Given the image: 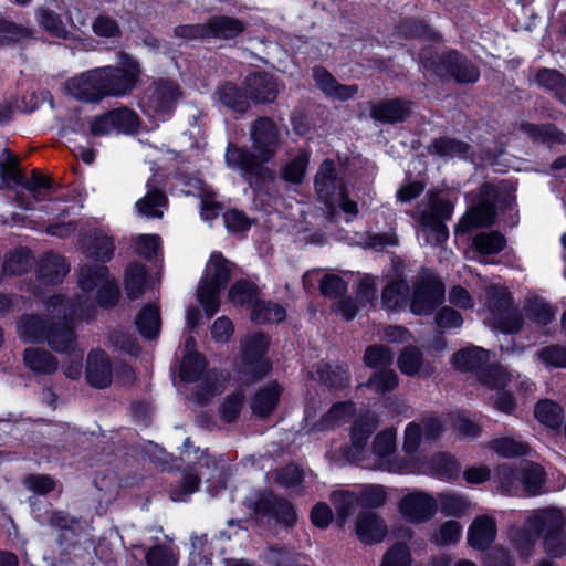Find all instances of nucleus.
<instances>
[{
  "label": "nucleus",
  "instance_id": "nucleus-1",
  "mask_svg": "<svg viewBox=\"0 0 566 566\" xmlns=\"http://www.w3.org/2000/svg\"><path fill=\"white\" fill-rule=\"evenodd\" d=\"M250 142L251 153L229 144L224 159L229 168L240 170L243 178L252 185L253 178L271 177V170L264 164L274 157L279 147L280 133L276 124L269 117H259L251 124Z\"/></svg>",
  "mask_w": 566,
  "mask_h": 566
},
{
  "label": "nucleus",
  "instance_id": "nucleus-2",
  "mask_svg": "<svg viewBox=\"0 0 566 566\" xmlns=\"http://www.w3.org/2000/svg\"><path fill=\"white\" fill-rule=\"evenodd\" d=\"M77 315L74 304L61 295L52 296L46 304L50 321L45 340L49 347L60 354L74 353L77 349L76 335L71 322Z\"/></svg>",
  "mask_w": 566,
  "mask_h": 566
},
{
  "label": "nucleus",
  "instance_id": "nucleus-3",
  "mask_svg": "<svg viewBox=\"0 0 566 566\" xmlns=\"http://www.w3.org/2000/svg\"><path fill=\"white\" fill-rule=\"evenodd\" d=\"M117 66L96 67L104 98L128 95L138 84L139 63L125 52L117 53Z\"/></svg>",
  "mask_w": 566,
  "mask_h": 566
},
{
  "label": "nucleus",
  "instance_id": "nucleus-4",
  "mask_svg": "<svg viewBox=\"0 0 566 566\" xmlns=\"http://www.w3.org/2000/svg\"><path fill=\"white\" fill-rule=\"evenodd\" d=\"M231 269L232 264L221 253L211 254L197 289L198 302L208 316H213L219 310V293L228 283Z\"/></svg>",
  "mask_w": 566,
  "mask_h": 566
},
{
  "label": "nucleus",
  "instance_id": "nucleus-5",
  "mask_svg": "<svg viewBox=\"0 0 566 566\" xmlns=\"http://www.w3.org/2000/svg\"><path fill=\"white\" fill-rule=\"evenodd\" d=\"M184 448L185 450L182 455L185 460L190 462L193 455L197 459V462L171 491V499L174 501H184L186 496L198 490L201 479L210 481L214 478L219 469L218 462L214 458L200 449L192 450L189 439L185 440Z\"/></svg>",
  "mask_w": 566,
  "mask_h": 566
},
{
  "label": "nucleus",
  "instance_id": "nucleus-6",
  "mask_svg": "<svg viewBox=\"0 0 566 566\" xmlns=\"http://www.w3.org/2000/svg\"><path fill=\"white\" fill-rule=\"evenodd\" d=\"M491 354L480 346H467L453 354L452 366L461 371L471 374L482 386L493 389L495 386L494 368L490 364Z\"/></svg>",
  "mask_w": 566,
  "mask_h": 566
},
{
  "label": "nucleus",
  "instance_id": "nucleus-7",
  "mask_svg": "<svg viewBox=\"0 0 566 566\" xmlns=\"http://www.w3.org/2000/svg\"><path fill=\"white\" fill-rule=\"evenodd\" d=\"M420 59L423 67L432 71L439 77L452 76L460 83H472L479 78L476 67L457 52H449L440 56H428L423 52Z\"/></svg>",
  "mask_w": 566,
  "mask_h": 566
},
{
  "label": "nucleus",
  "instance_id": "nucleus-8",
  "mask_svg": "<svg viewBox=\"0 0 566 566\" xmlns=\"http://www.w3.org/2000/svg\"><path fill=\"white\" fill-rule=\"evenodd\" d=\"M269 340L263 334H252L243 345L242 367L240 378L245 384H252L263 378L271 369L269 359L265 357Z\"/></svg>",
  "mask_w": 566,
  "mask_h": 566
},
{
  "label": "nucleus",
  "instance_id": "nucleus-9",
  "mask_svg": "<svg viewBox=\"0 0 566 566\" xmlns=\"http://www.w3.org/2000/svg\"><path fill=\"white\" fill-rule=\"evenodd\" d=\"M444 285L434 275L422 273L412 283L410 311L415 315H429L444 301Z\"/></svg>",
  "mask_w": 566,
  "mask_h": 566
},
{
  "label": "nucleus",
  "instance_id": "nucleus-10",
  "mask_svg": "<svg viewBox=\"0 0 566 566\" xmlns=\"http://www.w3.org/2000/svg\"><path fill=\"white\" fill-rule=\"evenodd\" d=\"M542 520V534L544 547L553 557H560L566 553V535L564 533V516L557 509H542L531 515V525Z\"/></svg>",
  "mask_w": 566,
  "mask_h": 566
},
{
  "label": "nucleus",
  "instance_id": "nucleus-11",
  "mask_svg": "<svg viewBox=\"0 0 566 566\" xmlns=\"http://www.w3.org/2000/svg\"><path fill=\"white\" fill-rule=\"evenodd\" d=\"M452 214L453 205L434 193L429 197V209L421 212L420 222L432 232L437 243H442L449 237L444 222L450 220Z\"/></svg>",
  "mask_w": 566,
  "mask_h": 566
},
{
  "label": "nucleus",
  "instance_id": "nucleus-12",
  "mask_svg": "<svg viewBox=\"0 0 566 566\" xmlns=\"http://www.w3.org/2000/svg\"><path fill=\"white\" fill-rule=\"evenodd\" d=\"M378 427L377 417L373 413L361 415L358 419H356L352 426L350 430V442L352 446L349 449L344 450L343 455H338L334 451H329L332 460L335 462H339L342 459L346 461H354L364 451L369 437Z\"/></svg>",
  "mask_w": 566,
  "mask_h": 566
},
{
  "label": "nucleus",
  "instance_id": "nucleus-13",
  "mask_svg": "<svg viewBox=\"0 0 566 566\" xmlns=\"http://www.w3.org/2000/svg\"><path fill=\"white\" fill-rule=\"evenodd\" d=\"M399 511L410 523H426L436 515L438 501L429 493L420 491L411 492L401 499Z\"/></svg>",
  "mask_w": 566,
  "mask_h": 566
},
{
  "label": "nucleus",
  "instance_id": "nucleus-14",
  "mask_svg": "<svg viewBox=\"0 0 566 566\" xmlns=\"http://www.w3.org/2000/svg\"><path fill=\"white\" fill-rule=\"evenodd\" d=\"M256 517H272L277 523L294 526L297 521L295 507L286 500L272 494L261 496L254 504Z\"/></svg>",
  "mask_w": 566,
  "mask_h": 566
},
{
  "label": "nucleus",
  "instance_id": "nucleus-15",
  "mask_svg": "<svg viewBox=\"0 0 566 566\" xmlns=\"http://www.w3.org/2000/svg\"><path fill=\"white\" fill-rule=\"evenodd\" d=\"M70 265L66 263L64 256L53 252L45 253L39 264L38 269V285L33 287L34 294H42V286L56 285L69 273Z\"/></svg>",
  "mask_w": 566,
  "mask_h": 566
},
{
  "label": "nucleus",
  "instance_id": "nucleus-16",
  "mask_svg": "<svg viewBox=\"0 0 566 566\" xmlns=\"http://www.w3.org/2000/svg\"><path fill=\"white\" fill-rule=\"evenodd\" d=\"M65 90L72 97L82 102H99L104 98L97 69L67 80Z\"/></svg>",
  "mask_w": 566,
  "mask_h": 566
},
{
  "label": "nucleus",
  "instance_id": "nucleus-17",
  "mask_svg": "<svg viewBox=\"0 0 566 566\" xmlns=\"http://www.w3.org/2000/svg\"><path fill=\"white\" fill-rule=\"evenodd\" d=\"M524 324L523 315L514 304L506 289H497V332L502 334H516Z\"/></svg>",
  "mask_w": 566,
  "mask_h": 566
},
{
  "label": "nucleus",
  "instance_id": "nucleus-18",
  "mask_svg": "<svg viewBox=\"0 0 566 566\" xmlns=\"http://www.w3.org/2000/svg\"><path fill=\"white\" fill-rule=\"evenodd\" d=\"M495 216V199L493 196L479 199L478 203L462 216L455 226V232H467L473 228L486 227L493 222Z\"/></svg>",
  "mask_w": 566,
  "mask_h": 566
},
{
  "label": "nucleus",
  "instance_id": "nucleus-19",
  "mask_svg": "<svg viewBox=\"0 0 566 566\" xmlns=\"http://www.w3.org/2000/svg\"><path fill=\"white\" fill-rule=\"evenodd\" d=\"M80 247L88 256L101 262L111 261L115 251L113 237L101 229H95L82 234Z\"/></svg>",
  "mask_w": 566,
  "mask_h": 566
},
{
  "label": "nucleus",
  "instance_id": "nucleus-20",
  "mask_svg": "<svg viewBox=\"0 0 566 566\" xmlns=\"http://www.w3.org/2000/svg\"><path fill=\"white\" fill-rule=\"evenodd\" d=\"M245 92L256 103H272L277 96V83L270 74L258 72L247 77Z\"/></svg>",
  "mask_w": 566,
  "mask_h": 566
},
{
  "label": "nucleus",
  "instance_id": "nucleus-21",
  "mask_svg": "<svg viewBox=\"0 0 566 566\" xmlns=\"http://www.w3.org/2000/svg\"><path fill=\"white\" fill-rule=\"evenodd\" d=\"M112 366L107 355L101 350H93L86 360V379L96 388H105L112 382Z\"/></svg>",
  "mask_w": 566,
  "mask_h": 566
},
{
  "label": "nucleus",
  "instance_id": "nucleus-22",
  "mask_svg": "<svg viewBox=\"0 0 566 566\" xmlns=\"http://www.w3.org/2000/svg\"><path fill=\"white\" fill-rule=\"evenodd\" d=\"M495 539V522L491 516L475 517L468 528L467 541L470 547L478 551L490 548Z\"/></svg>",
  "mask_w": 566,
  "mask_h": 566
},
{
  "label": "nucleus",
  "instance_id": "nucleus-23",
  "mask_svg": "<svg viewBox=\"0 0 566 566\" xmlns=\"http://www.w3.org/2000/svg\"><path fill=\"white\" fill-rule=\"evenodd\" d=\"M313 78L316 86L327 96L339 101H346L353 97L357 92L356 85L338 84L335 77L324 67L313 69Z\"/></svg>",
  "mask_w": 566,
  "mask_h": 566
},
{
  "label": "nucleus",
  "instance_id": "nucleus-24",
  "mask_svg": "<svg viewBox=\"0 0 566 566\" xmlns=\"http://www.w3.org/2000/svg\"><path fill=\"white\" fill-rule=\"evenodd\" d=\"M168 207V198L165 192L147 182L146 195L135 203V210L143 218H163Z\"/></svg>",
  "mask_w": 566,
  "mask_h": 566
},
{
  "label": "nucleus",
  "instance_id": "nucleus-25",
  "mask_svg": "<svg viewBox=\"0 0 566 566\" xmlns=\"http://www.w3.org/2000/svg\"><path fill=\"white\" fill-rule=\"evenodd\" d=\"M356 534L365 544L381 542L387 534V526L376 513H361L356 521Z\"/></svg>",
  "mask_w": 566,
  "mask_h": 566
},
{
  "label": "nucleus",
  "instance_id": "nucleus-26",
  "mask_svg": "<svg viewBox=\"0 0 566 566\" xmlns=\"http://www.w3.org/2000/svg\"><path fill=\"white\" fill-rule=\"evenodd\" d=\"M24 366L36 375H52L59 369L57 358L41 347H28L23 352Z\"/></svg>",
  "mask_w": 566,
  "mask_h": 566
},
{
  "label": "nucleus",
  "instance_id": "nucleus-27",
  "mask_svg": "<svg viewBox=\"0 0 566 566\" xmlns=\"http://www.w3.org/2000/svg\"><path fill=\"white\" fill-rule=\"evenodd\" d=\"M315 189L319 198L326 202L336 198L340 190H344L336 177L333 161L326 159L321 164L315 177Z\"/></svg>",
  "mask_w": 566,
  "mask_h": 566
},
{
  "label": "nucleus",
  "instance_id": "nucleus-28",
  "mask_svg": "<svg viewBox=\"0 0 566 566\" xmlns=\"http://www.w3.org/2000/svg\"><path fill=\"white\" fill-rule=\"evenodd\" d=\"M518 385L510 371L497 365V410L506 415H513L516 409L514 390Z\"/></svg>",
  "mask_w": 566,
  "mask_h": 566
},
{
  "label": "nucleus",
  "instance_id": "nucleus-29",
  "mask_svg": "<svg viewBox=\"0 0 566 566\" xmlns=\"http://www.w3.org/2000/svg\"><path fill=\"white\" fill-rule=\"evenodd\" d=\"M180 96L178 86L169 81H159L154 84L148 106L156 113H169Z\"/></svg>",
  "mask_w": 566,
  "mask_h": 566
},
{
  "label": "nucleus",
  "instance_id": "nucleus-30",
  "mask_svg": "<svg viewBox=\"0 0 566 566\" xmlns=\"http://www.w3.org/2000/svg\"><path fill=\"white\" fill-rule=\"evenodd\" d=\"M410 111V103L401 99H390L374 105L370 109V116L381 123L395 124L405 120Z\"/></svg>",
  "mask_w": 566,
  "mask_h": 566
},
{
  "label": "nucleus",
  "instance_id": "nucleus-31",
  "mask_svg": "<svg viewBox=\"0 0 566 566\" xmlns=\"http://www.w3.org/2000/svg\"><path fill=\"white\" fill-rule=\"evenodd\" d=\"M355 405L352 401L334 403L331 409L312 427V431H329L348 422L355 415Z\"/></svg>",
  "mask_w": 566,
  "mask_h": 566
},
{
  "label": "nucleus",
  "instance_id": "nucleus-32",
  "mask_svg": "<svg viewBox=\"0 0 566 566\" xmlns=\"http://www.w3.org/2000/svg\"><path fill=\"white\" fill-rule=\"evenodd\" d=\"M531 515L523 527L513 528L510 538L521 555L528 556L534 552L536 542L542 534V520L531 525Z\"/></svg>",
  "mask_w": 566,
  "mask_h": 566
},
{
  "label": "nucleus",
  "instance_id": "nucleus-33",
  "mask_svg": "<svg viewBox=\"0 0 566 566\" xmlns=\"http://www.w3.org/2000/svg\"><path fill=\"white\" fill-rule=\"evenodd\" d=\"M245 24L238 18L217 15L207 22L208 38L230 40L241 34Z\"/></svg>",
  "mask_w": 566,
  "mask_h": 566
},
{
  "label": "nucleus",
  "instance_id": "nucleus-34",
  "mask_svg": "<svg viewBox=\"0 0 566 566\" xmlns=\"http://www.w3.org/2000/svg\"><path fill=\"white\" fill-rule=\"evenodd\" d=\"M400 371L407 376L429 377L431 368L424 364L422 353L416 346H407L397 359Z\"/></svg>",
  "mask_w": 566,
  "mask_h": 566
},
{
  "label": "nucleus",
  "instance_id": "nucleus-35",
  "mask_svg": "<svg viewBox=\"0 0 566 566\" xmlns=\"http://www.w3.org/2000/svg\"><path fill=\"white\" fill-rule=\"evenodd\" d=\"M410 295L409 284L405 280H394L382 290L381 304L388 311L406 307Z\"/></svg>",
  "mask_w": 566,
  "mask_h": 566
},
{
  "label": "nucleus",
  "instance_id": "nucleus-36",
  "mask_svg": "<svg viewBox=\"0 0 566 566\" xmlns=\"http://www.w3.org/2000/svg\"><path fill=\"white\" fill-rule=\"evenodd\" d=\"M49 325L38 315H22L17 323V332L24 343H38L45 339Z\"/></svg>",
  "mask_w": 566,
  "mask_h": 566
},
{
  "label": "nucleus",
  "instance_id": "nucleus-37",
  "mask_svg": "<svg viewBox=\"0 0 566 566\" xmlns=\"http://www.w3.org/2000/svg\"><path fill=\"white\" fill-rule=\"evenodd\" d=\"M521 130L534 142L544 143L549 146L566 143V134L558 130L553 124L536 125L533 123H522Z\"/></svg>",
  "mask_w": 566,
  "mask_h": 566
},
{
  "label": "nucleus",
  "instance_id": "nucleus-38",
  "mask_svg": "<svg viewBox=\"0 0 566 566\" xmlns=\"http://www.w3.org/2000/svg\"><path fill=\"white\" fill-rule=\"evenodd\" d=\"M280 395L281 387L277 382H271L266 387L261 388L252 398V412L259 417L270 415L276 407Z\"/></svg>",
  "mask_w": 566,
  "mask_h": 566
},
{
  "label": "nucleus",
  "instance_id": "nucleus-39",
  "mask_svg": "<svg viewBox=\"0 0 566 566\" xmlns=\"http://www.w3.org/2000/svg\"><path fill=\"white\" fill-rule=\"evenodd\" d=\"M430 155L443 159L464 158L469 151V145L451 137H439L427 147Z\"/></svg>",
  "mask_w": 566,
  "mask_h": 566
},
{
  "label": "nucleus",
  "instance_id": "nucleus-40",
  "mask_svg": "<svg viewBox=\"0 0 566 566\" xmlns=\"http://www.w3.org/2000/svg\"><path fill=\"white\" fill-rule=\"evenodd\" d=\"M521 492L526 495H536L541 492L545 480V473L541 465L532 462L522 463L518 467Z\"/></svg>",
  "mask_w": 566,
  "mask_h": 566
},
{
  "label": "nucleus",
  "instance_id": "nucleus-41",
  "mask_svg": "<svg viewBox=\"0 0 566 566\" xmlns=\"http://www.w3.org/2000/svg\"><path fill=\"white\" fill-rule=\"evenodd\" d=\"M160 310L156 304H148L136 316L139 333L146 338H155L160 331Z\"/></svg>",
  "mask_w": 566,
  "mask_h": 566
},
{
  "label": "nucleus",
  "instance_id": "nucleus-42",
  "mask_svg": "<svg viewBox=\"0 0 566 566\" xmlns=\"http://www.w3.org/2000/svg\"><path fill=\"white\" fill-rule=\"evenodd\" d=\"M108 268L98 264H86L81 268L78 273V286L84 292H92L107 280Z\"/></svg>",
  "mask_w": 566,
  "mask_h": 566
},
{
  "label": "nucleus",
  "instance_id": "nucleus-43",
  "mask_svg": "<svg viewBox=\"0 0 566 566\" xmlns=\"http://www.w3.org/2000/svg\"><path fill=\"white\" fill-rule=\"evenodd\" d=\"M216 95L222 105L238 113H244L249 108L247 95L232 83H227L219 87Z\"/></svg>",
  "mask_w": 566,
  "mask_h": 566
},
{
  "label": "nucleus",
  "instance_id": "nucleus-44",
  "mask_svg": "<svg viewBox=\"0 0 566 566\" xmlns=\"http://www.w3.org/2000/svg\"><path fill=\"white\" fill-rule=\"evenodd\" d=\"M462 536V525L454 520L443 522L431 535L430 541L438 547H447L458 544Z\"/></svg>",
  "mask_w": 566,
  "mask_h": 566
},
{
  "label": "nucleus",
  "instance_id": "nucleus-45",
  "mask_svg": "<svg viewBox=\"0 0 566 566\" xmlns=\"http://www.w3.org/2000/svg\"><path fill=\"white\" fill-rule=\"evenodd\" d=\"M536 419L548 428H559L564 420L563 409L549 399L538 401L535 407Z\"/></svg>",
  "mask_w": 566,
  "mask_h": 566
},
{
  "label": "nucleus",
  "instance_id": "nucleus-46",
  "mask_svg": "<svg viewBox=\"0 0 566 566\" xmlns=\"http://www.w3.org/2000/svg\"><path fill=\"white\" fill-rule=\"evenodd\" d=\"M439 503L441 512L447 516L460 517L471 509L470 501L458 493H441Z\"/></svg>",
  "mask_w": 566,
  "mask_h": 566
},
{
  "label": "nucleus",
  "instance_id": "nucleus-47",
  "mask_svg": "<svg viewBox=\"0 0 566 566\" xmlns=\"http://www.w3.org/2000/svg\"><path fill=\"white\" fill-rule=\"evenodd\" d=\"M536 82L539 86L553 91L566 104V81L560 73L548 69L539 70L536 74Z\"/></svg>",
  "mask_w": 566,
  "mask_h": 566
},
{
  "label": "nucleus",
  "instance_id": "nucleus-48",
  "mask_svg": "<svg viewBox=\"0 0 566 566\" xmlns=\"http://www.w3.org/2000/svg\"><path fill=\"white\" fill-rule=\"evenodd\" d=\"M286 316L285 310L275 303L260 302L256 303L251 312V319L258 324L279 323Z\"/></svg>",
  "mask_w": 566,
  "mask_h": 566
},
{
  "label": "nucleus",
  "instance_id": "nucleus-49",
  "mask_svg": "<svg viewBox=\"0 0 566 566\" xmlns=\"http://www.w3.org/2000/svg\"><path fill=\"white\" fill-rule=\"evenodd\" d=\"M146 279L147 273L143 265L134 264L127 270L125 289L128 298L136 300L144 294Z\"/></svg>",
  "mask_w": 566,
  "mask_h": 566
},
{
  "label": "nucleus",
  "instance_id": "nucleus-50",
  "mask_svg": "<svg viewBox=\"0 0 566 566\" xmlns=\"http://www.w3.org/2000/svg\"><path fill=\"white\" fill-rule=\"evenodd\" d=\"M432 472L443 479L457 478L460 473V463L448 453L436 454L430 460Z\"/></svg>",
  "mask_w": 566,
  "mask_h": 566
},
{
  "label": "nucleus",
  "instance_id": "nucleus-51",
  "mask_svg": "<svg viewBox=\"0 0 566 566\" xmlns=\"http://www.w3.org/2000/svg\"><path fill=\"white\" fill-rule=\"evenodd\" d=\"M331 501L342 520L350 516L360 505L358 494L350 491H336L331 495Z\"/></svg>",
  "mask_w": 566,
  "mask_h": 566
},
{
  "label": "nucleus",
  "instance_id": "nucleus-52",
  "mask_svg": "<svg viewBox=\"0 0 566 566\" xmlns=\"http://www.w3.org/2000/svg\"><path fill=\"white\" fill-rule=\"evenodd\" d=\"M364 361L370 368L385 369L391 367L394 353L384 345H371L365 350Z\"/></svg>",
  "mask_w": 566,
  "mask_h": 566
},
{
  "label": "nucleus",
  "instance_id": "nucleus-53",
  "mask_svg": "<svg viewBox=\"0 0 566 566\" xmlns=\"http://www.w3.org/2000/svg\"><path fill=\"white\" fill-rule=\"evenodd\" d=\"M32 265L31 252L20 249L11 252L3 264V272L10 275H18L27 272Z\"/></svg>",
  "mask_w": 566,
  "mask_h": 566
},
{
  "label": "nucleus",
  "instance_id": "nucleus-54",
  "mask_svg": "<svg viewBox=\"0 0 566 566\" xmlns=\"http://www.w3.org/2000/svg\"><path fill=\"white\" fill-rule=\"evenodd\" d=\"M397 385L398 376L391 367L378 369V371H375L366 384L367 387L378 394L391 391L397 387Z\"/></svg>",
  "mask_w": 566,
  "mask_h": 566
},
{
  "label": "nucleus",
  "instance_id": "nucleus-55",
  "mask_svg": "<svg viewBox=\"0 0 566 566\" xmlns=\"http://www.w3.org/2000/svg\"><path fill=\"white\" fill-rule=\"evenodd\" d=\"M245 395L242 389H238L227 396L219 408L220 417L226 422H233L240 415Z\"/></svg>",
  "mask_w": 566,
  "mask_h": 566
},
{
  "label": "nucleus",
  "instance_id": "nucleus-56",
  "mask_svg": "<svg viewBox=\"0 0 566 566\" xmlns=\"http://www.w3.org/2000/svg\"><path fill=\"white\" fill-rule=\"evenodd\" d=\"M116 133L130 134L138 127L137 114L126 107L109 111Z\"/></svg>",
  "mask_w": 566,
  "mask_h": 566
},
{
  "label": "nucleus",
  "instance_id": "nucleus-57",
  "mask_svg": "<svg viewBox=\"0 0 566 566\" xmlns=\"http://www.w3.org/2000/svg\"><path fill=\"white\" fill-rule=\"evenodd\" d=\"M319 379L333 388H342L349 384V373L346 367L324 365L318 369Z\"/></svg>",
  "mask_w": 566,
  "mask_h": 566
},
{
  "label": "nucleus",
  "instance_id": "nucleus-58",
  "mask_svg": "<svg viewBox=\"0 0 566 566\" xmlns=\"http://www.w3.org/2000/svg\"><path fill=\"white\" fill-rule=\"evenodd\" d=\"M0 179L4 181H12L15 185H21L24 177L18 167V158L12 155L8 149H4L0 155Z\"/></svg>",
  "mask_w": 566,
  "mask_h": 566
},
{
  "label": "nucleus",
  "instance_id": "nucleus-59",
  "mask_svg": "<svg viewBox=\"0 0 566 566\" xmlns=\"http://www.w3.org/2000/svg\"><path fill=\"white\" fill-rule=\"evenodd\" d=\"M497 482L503 493L510 495H517L521 493L518 468L512 469L506 465H497Z\"/></svg>",
  "mask_w": 566,
  "mask_h": 566
},
{
  "label": "nucleus",
  "instance_id": "nucleus-60",
  "mask_svg": "<svg viewBox=\"0 0 566 566\" xmlns=\"http://www.w3.org/2000/svg\"><path fill=\"white\" fill-rule=\"evenodd\" d=\"M526 313L532 319L541 325H547L555 316V312L549 304L539 297H531L528 300Z\"/></svg>",
  "mask_w": 566,
  "mask_h": 566
},
{
  "label": "nucleus",
  "instance_id": "nucleus-61",
  "mask_svg": "<svg viewBox=\"0 0 566 566\" xmlns=\"http://www.w3.org/2000/svg\"><path fill=\"white\" fill-rule=\"evenodd\" d=\"M258 289L255 284L247 281H237L229 290V300L234 304H249L256 298Z\"/></svg>",
  "mask_w": 566,
  "mask_h": 566
},
{
  "label": "nucleus",
  "instance_id": "nucleus-62",
  "mask_svg": "<svg viewBox=\"0 0 566 566\" xmlns=\"http://www.w3.org/2000/svg\"><path fill=\"white\" fill-rule=\"evenodd\" d=\"M147 566H177L178 556L169 547L154 546L146 554Z\"/></svg>",
  "mask_w": 566,
  "mask_h": 566
},
{
  "label": "nucleus",
  "instance_id": "nucleus-63",
  "mask_svg": "<svg viewBox=\"0 0 566 566\" xmlns=\"http://www.w3.org/2000/svg\"><path fill=\"white\" fill-rule=\"evenodd\" d=\"M538 359L547 367L566 368V347L551 345L537 352Z\"/></svg>",
  "mask_w": 566,
  "mask_h": 566
},
{
  "label": "nucleus",
  "instance_id": "nucleus-64",
  "mask_svg": "<svg viewBox=\"0 0 566 566\" xmlns=\"http://www.w3.org/2000/svg\"><path fill=\"white\" fill-rule=\"evenodd\" d=\"M410 549L405 544H395L382 557L380 566H410Z\"/></svg>",
  "mask_w": 566,
  "mask_h": 566
}]
</instances>
